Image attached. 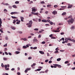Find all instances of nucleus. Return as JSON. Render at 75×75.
Masks as SVG:
<instances>
[{
	"label": "nucleus",
	"mask_w": 75,
	"mask_h": 75,
	"mask_svg": "<svg viewBox=\"0 0 75 75\" xmlns=\"http://www.w3.org/2000/svg\"><path fill=\"white\" fill-rule=\"evenodd\" d=\"M4 51H7V48H5L4 50Z\"/></svg>",
	"instance_id": "obj_31"
},
{
	"label": "nucleus",
	"mask_w": 75,
	"mask_h": 75,
	"mask_svg": "<svg viewBox=\"0 0 75 75\" xmlns=\"http://www.w3.org/2000/svg\"><path fill=\"white\" fill-rule=\"evenodd\" d=\"M4 13H6V12H7L8 11L7 10V9H5L4 10Z\"/></svg>",
	"instance_id": "obj_17"
},
{
	"label": "nucleus",
	"mask_w": 75,
	"mask_h": 75,
	"mask_svg": "<svg viewBox=\"0 0 75 75\" xmlns=\"http://www.w3.org/2000/svg\"><path fill=\"white\" fill-rule=\"evenodd\" d=\"M73 6V5H69V7H68L67 8H72V7Z\"/></svg>",
	"instance_id": "obj_11"
},
{
	"label": "nucleus",
	"mask_w": 75,
	"mask_h": 75,
	"mask_svg": "<svg viewBox=\"0 0 75 75\" xmlns=\"http://www.w3.org/2000/svg\"><path fill=\"white\" fill-rule=\"evenodd\" d=\"M33 23V21H29V23H27V25H29V24H30V25H32Z\"/></svg>",
	"instance_id": "obj_3"
},
{
	"label": "nucleus",
	"mask_w": 75,
	"mask_h": 75,
	"mask_svg": "<svg viewBox=\"0 0 75 75\" xmlns=\"http://www.w3.org/2000/svg\"><path fill=\"white\" fill-rule=\"evenodd\" d=\"M32 59V57H28V59Z\"/></svg>",
	"instance_id": "obj_35"
},
{
	"label": "nucleus",
	"mask_w": 75,
	"mask_h": 75,
	"mask_svg": "<svg viewBox=\"0 0 75 75\" xmlns=\"http://www.w3.org/2000/svg\"><path fill=\"white\" fill-rule=\"evenodd\" d=\"M35 13H34V12H32V14H34V15H35Z\"/></svg>",
	"instance_id": "obj_45"
},
{
	"label": "nucleus",
	"mask_w": 75,
	"mask_h": 75,
	"mask_svg": "<svg viewBox=\"0 0 75 75\" xmlns=\"http://www.w3.org/2000/svg\"><path fill=\"white\" fill-rule=\"evenodd\" d=\"M23 40H24V41H27V39L24 38H22V39Z\"/></svg>",
	"instance_id": "obj_22"
},
{
	"label": "nucleus",
	"mask_w": 75,
	"mask_h": 75,
	"mask_svg": "<svg viewBox=\"0 0 75 75\" xmlns=\"http://www.w3.org/2000/svg\"><path fill=\"white\" fill-rule=\"evenodd\" d=\"M25 73H27V72H28V70H27V69H26L25 70Z\"/></svg>",
	"instance_id": "obj_52"
},
{
	"label": "nucleus",
	"mask_w": 75,
	"mask_h": 75,
	"mask_svg": "<svg viewBox=\"0 0 75 75\" xmlns=\"http://www.w3.org/2000/svg\"><path fill=\"white\" fill-rule=\"evenodd\" d=\"M11 28L13 30H16V28H15V27H14V26H11Z\"/></svg>",
	"instance_id": "obj_14"
},
{
	"label": "nucleus",
	"mask_w": 75,
	"mask_h": 75,
	"mask_svg": "<svg viewBox=\"0 0 75 75\" xmlns=\"http://www.w3.org/2000/svg\"><path fill=\"white\" fill-rule=\"evenodd\" d=\"M61 58H59L57 59V61H61Z\"/></svg>",
	"instance_id": "obj_18"
},
{
	"label": "nucleus",
	"mask_w": 75,
	"mask_h": 75,
	"mask_svg": "<svg viewBox=\"0 0 75 75\" xmlns=\"http://www.w3.org/2000/svg\"><path fill=\"white\" fill-rule=\"evenodd\" d=\"M3 59L4 61H7V58L5 57H4Z\"/></svg>",
	"instance_id": "obj_19"
},
{
	"label": "nucleus",
	"mask_w": 75,
	"mask_h": 75,
	"mask_svg": "<svg viewBox=\"0 0 75 75\" xmlns=\"http://www.w3.org/2000/svg\"><path fill=\"white\" fill-rule=\"evenodd\" d=\"M68 62H69L68 61H66L64 63L65 64H68Z\"/></svg>",
	"instance_id": "obj_54"
},
{
	"label": "nucleus",
	"mask_w": 75,
	"mask_h": 75,
	"mask_svg": "<svg viewBox=\"0 0 75 75\" xmlns=\"http://www.w3.org/2000/svg\"><path fill=\"white\" fill-rule=\"evenodd\" d=\"M21 21H20L19 20L18 22H17L16 23V24H20V23Z\"/></svg>",
	"instance_id": "obj_16"
},
{
	"label": "nucleus",
	"mask_w": 75,
	"mask_h": 75,
	"mask_svg": "<svg viewBox=\"0 0 75 75\" xmlns=\"http://www.w3.org/2000/svg\"><path fill=\"white\" fill-rule=\"evenodd\" d=\"M74 19H72V18H71L69 20L67 21V22L69 23V24H70V23L71 24H72V23H74Z\"/></svg>",
	"instance_id": "obj_1"
},
{
	"label": "nucleus",
	"mask_w": 75,
	"mask_h": 75,
	"mask_svg": "<svg viewBox=\"0 0 75 75\" xmlns=\"http://www.w3.org/2000/svg\"><path fill=\"white\" fill-rule=\"evenodd\" d=\"M15 4H19V2L18 1H16L15 2Z\"/></svg>",
	"instance_id": "obj_30"
},
{
	"label": "nucleus",
	"mask_w": 75,
	"mask_h": 75,
	"mask_svg": "<svg viewBox=\"0 0 75 75\" xmlns=\"http://www.w3.org/2000/svg\"><path fill=\"white\" fill-rule=\"evenodd\" d=\"M64 32H62L61 33V35H64Z\"/></svg>",
	"instance_id": "obj_58"
},
{
	"label": "nucleus",
	"mask_w": 75,
	"mask_h": 75,
	"mask_svg": "<svg viewBox=\"0 0 75 75\" xmlns=\"http://www.w3.org/2000/svg\"><path fill=\"white\" fill-rule=\"evenodd\" d=\"M68 40L69 41H72V40H71V39L70 38H68Z\"/></svg>",
	"instance_id": "obj_43"
},
{
	"label": "nucleus",
	"mask_w": 75,
	"mask_h": 75,
	"mask_svg": "<svg viewBox=\"0 0 75 75\" xmlns=\"http://www.w3.org/2000/svg\"><path fill=\"white\" fill-rule=\"evenodd\" d=\"M53 65L54 66H56V67H59V68H61V65H59V64H53Z\"/></svg>",
	"instance_id": "obj_2"
},
{
	"label": "nucleus",
	"mask_w": 75,
	"mask_h": 75,
	"mask_svg": "<svg viewBox=\"0 0 75 75\" xmlns=\"http://www.w3.org/2000/svg\"><path fill=\"white\" fill-rule=\"evenodd\" d=\"M34 30H35V31H38V29L35 28L34 29Z\"/></svg>",
	"instance_id": "obj_40"
},
{
	"label": "nucleus",
	"mask_w": 75,
	"mask_h": 75,
	"mask_svg": "<svg viewBox=\"0 0 75 75\" xmlns=\"http://www.w3.org/2000/svg\"><path fill=\"white\" fill-rule=\"evenodd\" d=\"M18 33H19V34H22L23 32L21 31H20L18 32Z\"/></svg>",
	"instance_id": "obj_53"
},
{
	"label": "nucleus",
	"mask_w": 75,
	"mask_h": 75,
	"mask_svg": "<svg viewBox=\"0 0 75 75\" xmlns=\"http://www.w3.org/2000/svg\"><path fill=\"white\" fill-rule=\"evenodd\" d=\"M68 38H66L65 39V42L66 43L67 42H68Z\"/></svg>",
	"instance_id": "obj_5"
},
{
	"label": "nucleus",
	"mask_w": 75,
	"mask_h": 75,
	"mask_svg": "<svg viewBox=\"0 0 75 75\" xmlns=\"http://www.w3.org/2000/svg\"><path fill=\"white\" fill-rule=\"evenodd\" d=\"M64 9H65L64 8H60V9H59V10H64Z\"/></svg>",
	"instance_id": "obj_46"
},
{
	"label": "nucleus",
	"mask_w": 75,
	"mask_h": 75,
	"mask_svg": "<svg viewBox=\"0 0 75 75\" xmlns=\"http://www.w3.org/2000/svg\"><path fill=\"white\" fill-rule=\"evenodd\" d=\"M26 69L28 70V71H30V70H31V69L30 68H28L27 69Z\"/></svg>",
	"instance_id": "obj_49"
},
{
	"label": "nucleus",
	"mask_w": 75,
	"mask_h": 75,
	"mask_svg": "<svg viewBox=\"0 0 75 75\" xmlns=\"http://www.w3.org/2000/svg\"><path fill=\"white\" fill-rule=\"evenodd\" d=\"M33 41H35V42H37V39H34L33 40Z\"/></svg>",
	"instance_id": "obj_29"
},
{
	"label": "nucleus",
	"mask_w": 75,
	"mask_h": 75,
	"mask_svg": "<svg viewBox=\"0 0 75 75\" xmlns=\"http://www.w3.org/2000/svg\"><path fill=\"white\" fill-rule=\"evenodd\" d=\"M15 54H20V52L18 51H16L15 52Z\"/></svg>",
	"instance_id": "obj_10"
},
{
	"label": "nucleus",
	"mask_w": 75,
	"mask_h": 75,
	"mask_svg": "<svg viewBox=\"0 0 75 75\" xmlns=\"http://www.w3.org/2000/svg\"><path fill=\"white\" fill-rule=\"evenodd\" d=\"M23 48H27V47L26 46H23Z\"/></svg>",
	"instance_id": "obj_32"
},
{
	"label": "nucleus",
	"mask_w": 75,
	"mask_h": 75,
	"mask_svg": "<svg viewBox=\"0 0 75 75\" xmlns=\"http://www.w3.org/2000/svg\"><path fill=\"white\" fill-rule=\"evenodd\" d=\"M51 4H49L47 5V7H51Z\"/></svg>",
	"instance_id": "obj_28"
},
{
	"label": "nucleus",
	"mask_w": 75,
	"mask_h": 75,
	"mask_svg": "<svg viewBox=\"0 0 75 75\" xmlns=\"http://www.w3.org/2000/svg\"><path fill=\"white\" fill-rule=\"evenodd\" d=\"M37 48V47H35L33 48V49L34 50H36Z\"/></svg>",
	"instance_id": "obj_57"
},
{
	"label": "nucleus",
	"mask_w": 75,
	"mask_h": 75,
	"mask_svg": "<svg viewBox=\"0 0 75 75\" xmlns=\"http://www.w3.org/2000/svg\"><path fill=\"white\" fill-rule=\"evenodd\" d=\"M41 4H45L44 1H42L41 2Z\"/></svg>",
	"instance_id": "obj_36"
},
{
	"label": "nucleus",
	"mask_w": 75,
	"mask_h": 75,
	"mask_svg": "<svg viewBox=\"0 0 75 75\" xmlns=\"http://www.w3.org/2000/svg\"><path fill=\"white\" fill-rule=\"evenodd\" d=\"M8 5H9V4H8V3L5 4V5H6V6H8Z\"/></svg>",
	"instance_id": "obj_56"
},
{
	"label": "nucleus",
	"mask_w": 75,
	"mask_h": 75,
	"mask_svg": "<svg viewBox=\"0 0 75 75\" xmlns=\"http://www.w3.org/2000/svg\"><path fill=\"white\" fill-rule=\"evenodd\" d=\"M35 65H36V64L33 63V65H31V67H33V66H35Z\"/></svg>",
	"instance_id": "obj_21"
},
{
	"label": "nucleus",
	"mask_w": 75,
	"mask_h": 75,
	"mask_svg": "<svg viewBox=\"0 0 75 75\" xmlns=\"http://www.w3.org/2000/svg\"><path fill=\"white\" fill-rule=\"evenodd\" d=\"M72 40V42H75V40H74V39H73Z\"/></svg>",
	"instance_id": "obj_62"
},
{
	"label": "nucleus",
	"mask_w": 75,
	"mask_h": 75,
	"mask_svg": "<svg viewBox=\"0 0 75 75\" xmlns=\"http://www.w3.org/2000/svg\"><path fill=\"white\" fill-rule=\"evenodd\" d=\"M75 27L74 26H72V27L71 28V30H73V29H74Z\"/></svg>",
	"instance_id": "obj_25"
},
{
	"label": "nucleus",
	"mask_w": 75,
	"mask_h": 75,
	"mask_svg": "<svg viewBox=\"0 0 75 75\" xmlns=\"http://www.w3.org/2000/svg\"><path fill=\"white\" fill-rule=\"evenodd\" d=\"M8 54L9 55H12V54L11 53L8 52Z\"/></svg>",
	"instance_id": "obj_55"
},
{
	"label": "nucleus",
	"mask_w": 75,
	"mask_h": 75,
	"mask_svg": "<svg viewBox=\"0 0 75 75\" xmlns=\"http://www.w3.org/2000/svg\"><path fill=\"white\" fill-rule=\"evenodd\" d=\"M48 61V60H45V62H47Z\"/></svg>",
	"instance_id": "obj_64"
},
{
	"label": "nucleus",
	"mask_w": 75,
	"mask_h": 75,
	"mask_svg": "<svg viewBox=\"0 0 75 75\" xmlns=\"http://www.w3.org/2000/svg\"><path fill=\"white\" fill-rule=\"evenodd\" d=\"M1 24H2V21L1 19L0 18V28L2 26Z\"/></svg>",
	"instance_id": "obj_4"
},
{
	"label": "nucleus",
	"mask_w": 75,
	"mask_h": 75,
	"mask_svg": "<svg viewBox=\"0 0 75 75\" xmlns=\"http://www.w3.org/2000/svg\"><path fill=\"white\" fill-rule=\"evenodd\" d=\"M32 11H34V12H35L36 11V9H34V8H32Z\"/></svg>",
	"instance_id": "obj_8"
},
{
	"label": "nucleus",
	"mask_w": 75,
	"mask_h": 75,
	"mask_svg": "<svg viewBox=\"0 0 75 75\" xmlns=\"http://www.w3.org/2000/svg\"><path fill=\"white\" fill-rule=\"evenodd\" d=\"M54 8H57V7H58V6L57 5H54Z\"/></svg>",
	"instance_id": "obj_37"
},
{
	"label": "nucleus",
	"mask_w": 75,
	"mask_h": 75,
	"mask_svg": "<svg viewBox=\"0 0 75 75\" xmlns=\"http://www.w3.org/2000/svg\"><path fill=\"white\" fill-rule=\"evenodd\" d=\"M61 8H66L67 7L66 6H61Z\"/></svg>",
	"instance_id": "obj_47"
},
{
	"label": "nucleus",
	"mask_w": 75,
	"mask_h": 75,
	"mask_svg": "<svg viewBox=\"0 0 75 75\" xmlns=\"http://www.w3.org/2000/svg\"><path fill=\"white\" fill-rule=\"evenodd\" d=\"M5 70H6V71H8L9 70V68H6L5 69Z\"/></svg>",
	"instance_id": "obj_39"
},
{
	"label": "nucleus",
	"mask_w": 75,
	"mask_h": 75,
	"mask_svg": "<svg viewBox=\"0 0 75 75\" xmlns=\"http://www.w3.org/2000/svg\"><path fill=\"white\" fill-rule=\"evenodd\" d=\"M14 14H18V13L16 12H14Z\"/></svg>",
	"instance_id": "obj_33"
},
{
	"label": "nucleus",
	"mask_w": 75,
	"mask_h": 75,
	"mask_svg": "<svg viewBox=\"0 0 75 75\" xmlns=\"http://www.w3.org/2000/svg\"><path fill=\"white\" fill-rule=\"evenodd\" d=\"M14 70H15V69H14V68H12L11 69V71H14Z\"/></svg>",
	"instance_id": "obj_50"
},
{
	"label": "nucleus",
	"mask_w": 75,
	"mask_h": 75,
	"mask_svg": "<svg viewBox=\"0 0 75 75\" xmlns=\"http://www.w3.org/2000/svg\"><path fill=\"white\" fill-rule=\"evenodd\" d=\"M3 28H1V29H0V31L2 33H3Z\"/></svg>",
	"instance_id": "obj_9"
},
{
	"label": "nucleus",
	"mask_w": 75,
	"mask_h": 75,
	"mask_svg": "<svg viewBox=\"0 0 75 75\" xmlns=\"http://www.w3.org/2000/svg\"><path fill=\"white\" fill-rule=\"evenodd\" d=\"M17 74L18 75H20L21 74H20V73L18 72V73H17Z\"/></svg>",
	"instance_id": "obj_60"
},
{
	"label": "nucleus",
	"mask_w": 75,
	"mask_h": 75,
	"mask_svg": "<svg viewBox=\"0 0 75 75\" xmlns=\"http://www.w3.org/2000/svg\"><path fill=\"white\" fill-rule=\"evenodd\" d=\"M39 52L41 54H44V52H42V51H40Z\"/></svg>",
	"instance_id": "obj_13"
},
{
	"label": "nucleus",
	"mask_w": 75,
	"mask_h": 75,
	"mask_svg": "<svg viewBox=\"0 0 75 75\" xmlns=\"http://www.w3.org/2000/svg\"><path fill=\"white\" fill-rule=\"evenodd\" d=\"M11 14L12 15H13L14 14V12H12L11 13Z\"/></svg>",
	"instance_id": "obj_59"
},
{
	"label": "nucleus",
	"mask_w": 75,
	"mask_h": 75,
	"mask_svg": "<svg viewBox=\"0 0 75 75\" xmlns=\"http://www.w3.org/2000/svg\"><path fill=\"white\" fill-rule=\"evenodd\" d=\"M4 53L6 55H8V53H7V52H5Z\"/></svg>",
	"instance_id": "obj_34"
},
{
	"label": "nucleus",
	"mask_w": 75,
	"mask_h": 75,
	"mask_svg": "<svg viewBox=\"0 0 75 75\" xmlns=\"http://www.w3.org/2000/svg\"><path fill=\"white\" fill-rule=\"evenodd\" d=\"M4 67H5V69H6V68H7V66L6 64L5 65V66H4Z\"/></svg>",
	"instance_id": "obj_44"
},
{
	"label": "nucleus",
	"mask_w": 75,
	"mask_h": 75,
	"mask_svg": "<svg viewBox=\"0 0 75 75\" xmlns=\"http://www.w3.org/2000/svg\"><path fill=\"white\" fill-rule=\"evenodd\" d=\"M52 34L50 35H49V37H52Z\"/></svg>",
	"instance_id": "obj_63"
},
{
	"label": "nucleus",
	"mask_w": 75,
	"mask_h": 75,
	"mask_svg": "<svg viewBox=\"0 0 75 75\" xmlns=\"http://www.w3.org/2000/svg\"><path fill=\"white\" fill-rule=\"evenodd\" d=\"M45 42L44 41L42 42V44H45Z\"/></svg>",
	"instance_id": "obj_51"
},
{
	"label": "nucleus",
	"mask_w": 75,
	"mask_h": 75,
	"mask_svg": "<svg viewBox=\"0 0 75 75\" xmlns=\"http://www.w3.org/2000/svg\"><path fill=\"white\" fill-rule=\"evenodd\" d=\"M52 14H54V15H55V14H57V12L55 11H54L52 12Z\"/></svg>",
	"instance_id": "obj_6"
},
{
	"label": "nucleus",
	"mask_w": 75,
	"mask_h": 75,
	"mask_svg": "<svg viewBox=\"0 0 75 75\" xmlns=\"http://www.w3.org/2000/svg\"><path fill=\"white\" fill-rule=\"evenodd\" d=\"M4 47H7V44H6L5 45H4Z\"/></svg>",
	"instance_id": "obj_41"
},
{
	"label": "nucleus",
	"mask_w": 75,
	"mask_h": 75,
	"mask_svg": "<svg viewBox=\"0 0 75 75\" xmlns=\"http://www.w3.org/2000/svg\"><path fill=\"white\" fill-rule=\"evenodd\" d=\"M67 45H68V46H71V43H70L67 44Z\"/></svg>",
	"instance_id": "obj_38"
},
{
	"label": "nucleus",
	"mask_w": 75,
	"mask_h": 75,
	"mask_svg": "<svg viewBox=\"0 0 75 75\" xmlns=\"http://www.w3.org/2000/svg\"><path fill=\"white\" fill-rule=\"evenodd\" d=\"M11 17L12 18H13L14 19V18H17L15 16H11Z\"/></svg>",
	"instance_id": "obj_24"
},
{
	"label": "nucleus",
	"mask_w": 75,
	"mask_h": 75,
	"mask_svg": "<svg viewBox=\"0 0 75 75\" xmlns=\"http://www.w3.org/2000/svg\"><path fill=\"white\" fill-rule=\"evenodd\" d=\"M52 63V61H50L49 62V64H51V63Z\"/></svg>",
	"instance_id": "obj_61"
},
{
	"label": "nucleus",
	"mask_w": 75,
	"mask_h": 75,
	"mask_svg": "<svg viewBox=\"0 0 75 75\" xmlns=\"http://www.w3.org/2000/svg\"><path fill=\"white\" fill-rule=\"evenodd\" d=\"M1 66L2 68H3V67H4V65L3 64V63H1Z\"/></svg>",
	"instance_id": "obj_26"
},
{
	"label": "nucleus",
	"mask_w": 75,
	"mask_h": 75,
	"mask_svg": "<svg viewBox=\"0 0 75 75\" xmlns=\"http://www.w3.org/2000/svg\"><path fill=\"white\" fill-rule=\"evenodd\" d=\"M49 23L50 24V25H53L54 24V23H53V22H52L51 21L49 22Z\"/></svg>",
	"instance_id": "obj_12"
},
{
	"label": "nucleus",
	"mask_w": 75,
	"mask_h": 75,
	"mask_svg": "<svg viewBox=\"0 0 75 75\" xmlns=\"http://www.w3.org/2000/svg\"><path fill=\"white\" fill-rule=\"evenodd\" d=\"M41 35H38V38H41Z\"/></svg>",
	"instance_id": "obj_42"
},
{
	"label": "nucleus",
	"mask_w": 75,
	"mask_h": 75,
	"mask_svg": "<svg viewBox=\"0 0 75 75\" xmlns=\"http://www.w3.org/2000/svg\"><path fill=\"white\" fill-rule=\"evenodd\" d=\"M13 8H17V6H16V5H13Z\"/></svg>",
	"instance_id": "obj_20"
},
{
	"label": "nucleus",
	"mask_w": 75,
	"mask_h": 75,
	"mask_svg": "<svg viewBox=\"0 0 75 75\" xmlns=\"http://www.w3.org/2000/svg\"><path fill=\"white\" fill-rule=\"evenodd\" d=\"M13 24H14V23H16V20H13Z\"/></svg>",
	"instance_id": "obj_27"
},
{
	"label": "nucleus",
	"mask_w": 75,
	"mask_h": 75,
	"mask_svg": "<svg viewBox=\"0 0 75 75\" xmlns=\"http://www.w3.org/2000/svg\"><path fill=\"white\" fill-rule=\"evenodd\" d=\"M42 22H44L45 23H47V21L45 20H42Z\"/></svg>",
	"instance_id": "obj_15"
},
{
	"label": "nucleus",
	"mask_w": 75,
	"mask_h": 75,
	"mask_svg": "<svg viewBox=\"0 0 75 75\" xmlns=\"http://www.w3.org/2000/svg\"><path fill=\"white\" fill-rule=\"evenodd\" d=\"M41 69H37V71H41Z\"/></svg>",
	"instance_id": "obj_48"
},
{
	"label": "nucleus",
	"mask_w": 75,
	"mask_h": 75,
	"mask_svg": "<svg viewBox=\"0 0 75 75\" xmlns=\"http://www.w3.org/2000/svg\"><path fill=\"white\" fill-rule=\"evenodd\" d=\"M21 21L23 22L24 21V18L23 17H21Z\"/></svg>",
	"instance_id": "obj_7"
},
{
	"label": "nucleus",
	"mask_w": 75,
	"mask_h": 75,
	"mask_svg": "<svg viewBox=\"0 0 75 75\" xmlns=\"http://www.w3.org/2000/svg\"><path fill=\"white\" fill-rule=\"evenodd\" d=\"M66 14V12H64L62 14V16H65Z\"/></svg>",
	"instance_id": "obj_23"
}]
</instances>
